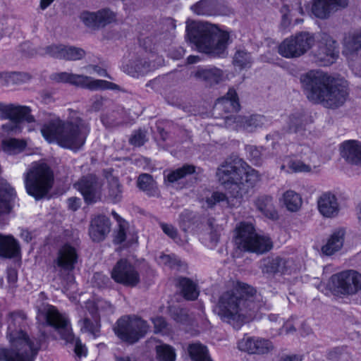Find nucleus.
I'll use <instances>...</instances> for the list:
<instances>
[{"instance_id":"obj_46","label":"nucleus","mask_w":361,"mask_h":361,"mask_svg":"<svg viewBox=\"0 0 361 361\" xmlns=\"http://www.w3.org/2000/svg\"><path fill=\"white\" fill-rule=\"evenodd\" d=\"M156 358L158 361H175V349L164 343L157 345L155 347Z\"/></svg>"},{"instance_id":"obj_21","label":"nucleus","mask_w":361,"mask_h":361,"mask_svg":"<svg viewBox=\"0 0 361 361\" xmlns=\"http://www.w3.org/2000/svg\"><path fill=\"white\" fill-rule=\"evenodd\" d=\"M347 5L346 0H314L312 12L317 18L326 19L338 6L345 7Z\"/></svg>"},{"instance_id":"obj_25","label":"nucleus","mask_w":361,"mask_h":361,"mask_svg":"<svg viewBox=\"0 0 361 361\" xmlns=\"http://www.w3.org/2000/svg\"><path fill=\"white\" fill-rule=\"evenodd\" d=\"M343 55L350 57L361 50V30L350 31L344 35L343 41Z\"/></svg>"},{"instance_id":"obj_12","label":"nucleus","mask_w":361,"mask_h":361,"mask_svg":"<svg viewBox=\"0 0 361 361\" xmlns=\"http://www.w3.org/2000/svg\"><path fill=\"white\" fill-rule=\"evenodd\" d=\"M335 294L353 295L361 290V274L353 269L334 274L330 279Z\"/></svg>"},{"instance_id":"obj_56","label":"nucleus","mask_w":361,"mask_h":361,"mask_svg":"<svg viewBox=\"0 0 361 361\" xmlns=\"http://www.w3.org/2000/svg\"><path fill=\"white\" fill-rule=\"evenodd\" d=\"M154 324V332L157 333H166L169 330L168 324L165 319L162 317H156L152 319Z\"/></svg>"},{"instance_id":"obj_7","label":"nucleus","mask_w":361,"mask_h":361,"mask_svg":"<svg viewBox=\"0 0 361 361\" xmlns=\"http://www.w3.org/2000/svg\"><path fill=\"white\" fill-rule=\"evenodd\" d=\"M27 317L22 311L12 312L8 314L7 338L12 346L11 350L19 354L23 359L32 361L37 353L38 346L30 341L23 331Z\"/></svg>"},{"instance_id":"obj_40","label":"nucleus","mask_w":361,"mask_h":361,"mask_svg":"<svg viewBox=\"0 0 361 361\" xmlns=\"http://www.w3.org/2000/svg\"><path fill=\"white\" fill-rule=\"evenodd\" d=\"M177 282L184 298L188 300H195L197 298L199 291L197 289V285L191 279L178 277Z\"/></svg>"},{"instance_id":"obj_28","label":"nucleus","mask_w":361,"mask_h":361,"mask_svg":"<svg viewBox=\"0 0 361 361\" xmlns=\"http://www.w3.org/2000/svg\"><path fill=\"white\" fill-rule=\"evenodd\" d=\"M319 54L329 57V61L332 63L338 56V43L327 33H322L319 38Z\"/></svg>"},{"instance_id":"obj_19","label":"nucleus","mask_w":361,"mask_h":361,"mask_svg":"<svg viewBox=\"0 0 361 361\" xmlns=\"http://www.w3.org/2000/svg\"><path fill=\"white\" fill-rule=\"evenodd\" d=\"M70 83L90 90H117L118 88L116 84L106 80H96L86 75L73 73L71 76Z\"/></svg>"},{"instance_id":"obj_35","label":"nucleus","mask_w":361,"mask_h":361,"mask_svg":"<svg viewBox=\"0 0 361 361\" xmlns=\"http://www.w3.org/2000/svg\"><path fill=\"white\" fill-rule=\"evenodd\" d=\"M257 209L265 216L271 219H277L278 213L273 204V198L269 195H261L255 201Z\"/></svg>"},{"instance_id":"obj_62","label":"nucleus","mask_w":361,"mask_h":361,"mask_svg":"<svg viewBox=\"0 0 361 361\" xmlns=\"http://www.w3.org/2000/svg\"><path fill=\"white\" fill-rule=\"evenodd\" d=\"M20 250H0V257L1 258H18L20 256Z\"/></svg>"},{"instance_id":"obj_3","label":"nucleus","mask_w":361,"mask_h":361,"mask_svg":"<svg viewBox=\"0 0 361 361\" xmlns=\"http://www.w3.org/2000/svg\"><path fill=\"white\" fill-rule=\"evenodd\" d=\"M90 131L89 123L75 111H71L66 121L51 120L41 128V133L47 142H55L63 148L75 151L85 145Z\"/></svg>"},{"instance_id":"obj_33","label":"nucleus","mask_w":361,"mask_h":361,"mask_svg":"<svg viewBox=\"0 0 361 361\" xmlns=\"http://www.w3.org/2000/svg\"><path fill=\"white\" fill-rule=\"evenodd\" d=\"M195 170L196 167L194 165L186 164L176 169L165 171L164 173V181L169 184L178 183L188 176L195 173Z\"/></svg>"},{"instance_id":"obj_57","label":"nucleus","mask_w":361,"mask_h":361,"mask_svg":"<svg viewBox=\"0 0 361 361\" xmlns=\"http://www.w3.org/2000/svg\"><path fill=\"white\" fill-rule=\"evenodd\" d=\"M302 124V116L301 114L292 115L290 116V132H297Z\"/></svg>"},{"instance_id":"obj_61","label":"nucleus","mask_w":361,"mask_h":361,"mask_svg":"<svg viewBox=\"0 0 361 361\" xmlns=\"http://www.w3.org/2000/svg\"><path fill=\"white\" fill-rule=\"evenodd\" d=\"M71 74L66 72L54 73L51 75V79L59 82L70 83Z\"/></svg>"},{"instance_id":"obj_23","label":"nucleus","mask_w":361,"mask_h":361,"mask_svg":"<svg viewBox=\"0 0 361 361\" xmlns=\"http://www.w3.org/2000/svg\"><path fill=\"white\" fill-rule=\"evenodd\" d=\"M341 155L348 163L361 166V143L354 140L343 142Z\"/></svg>"},{"instance_id":"obj_17","label":"nucleus","mask_w":361,"mask_h":361,"mask_svg":"<svg viewBox=\"0 0 361 361\" xmlns=\"http://www.w3.org/2000/svg\"><path fill=\"white\" fill-rule=\"evenodd\" d=\"M238 348L240 350L249 354H267L274 349L271 341L262 338L247 337L238 341Z\"/></svg>"},{"instance_id":"obj_26","label":"nucleus","mask_w":361,"mask_h":361,"mask_svg":"<svg viewBox=\"0 0 361 361\" xmlns=\"http://www.w3.org/2000/svg\"><path fill=\"white\" fill-rule=\"evenodd\" d=\"M16 199L14 188L8 183H0V214L10 213Z\"/></svg>"},{"instance_id":"obj_24","label":"nucleus","mask_w":361,"mask_h":361,"mask_svg":"<svg viewBox=\"0 0 361 361\" xmlns=\"http://www.w3.org/2000/svg\"><path fill=\"white\" fill-rule=\"evenodd\" d=\"M318 209L325 217L331 218L336 216L339 206L336 196L330 192L322 194L317 201Z\"/></svg>"},{"instance_id":"obj_16","label":"nucleus","mask_w":361,"mask_h":361,"mask_svg":"<svg viewBox=\"0 0 361 361\" xmlns=\"http://www.w3.org/2000/svg\"><path fill=\"white\" fill-rule=\"evenodd\" d=\"M80 19L84 24L91 28L98 29L116 20V15L109 9H102L97 12L85 11Z\"/></svg>"},{"instance_id":"obj_31","label":"nucleus","mask_w":361,"mask_h":361,"mask_svg":"<svg viewBox=\"0 0 361 361\" xmlns=\"http://www.w3.org/2000/svg\"><path fill=\"white\" fill-rule=\"evenodd\" d=\"M77 260L78 255L75 250H59L54 264L62 270L71 271L74 269Z\"/></svg>"},{"instance_id":"obj_5","label":"nucleus","mask_w":361,"mask_h":361,"mask_svg":"<svg viewBox=\"0 0 361 361\" xmlns=\"http://www.w3.org/2000/svg\"><path fill=\"white\" fill-rule=\"evenodd\" d=\"M216 176L225 188L235 190L237 198H243L259 180V173L241 159L222 164L217 169Z\"/></svg>"},{"instance_id":"obj_9","label":"nucleus","mask_w":361,"mask_h":361,"mask_svg":"<svg viewBox=\"0 0 361 361\" xmlns=\"http://www.w3.org/2000/svg\"><path fill=\"white\" fill-rule=\"evenodd\" d=\"M147 321L135 315H126L118 319L114 327L115 334L123 342L132 345L144 337L149 331Z\"/></svg>"},{"instance_id":"obj_37","label":"nucleus","mask_w":361,"mask_h":361,"mask_svg":"<svg viewBox=\"0 0 361 361\" xmlns=\"http://www.w3.org/2000/svg\"><path fill=\"white\" fill-rule=\"evenodd\" d=\"M85 308L90 315H100V313L111 314L114 312L112 305L102 298L94 300H89L85 304Z\"/></svg>"},{"instance_id":"obj_44","label":"nucleus","mask_w":361,"mask_h":361,"mask_svg":"<svg viewBox=\"0 0 361 361\" xmlns=\"http://www.w3.org/2000/svg\"><path fill=\"white\" fill-rule=\"evenodd\" d=\"M27 143L23 140L8 138L2 140L1 147L4 152L14 155L22 152L26 147Z\"/></svg>"},{"instance_id":"obj_38","label":"nucleus","mask_w":361,"mask_h":361,"mask_svg":"<svg viewBox=\"0 0 361 361\" xmlns=\"http://www.w3.org/2000/svg\"><path fill=\"white\" fill-rule=\"evenodd\" d=\"M106 197L113 203H117L121 200L123 197V186L118 178L111 177L108 179Z\"/></svg>"},{"instance_id":"obj_45","label":"nucleus","mask_w":361,"mask_h":361,"mask_svg":"<svg viewBox=\"0 0 361 361\" xmlns=\"http://www.w3.org/2000/svg\"><path fill=\"white\" fill-rule=\"evenodd\" d=\"M286 164L281 166V171L286 173L310 172L311 167L300 160L288 158Z\"/></svg>"},{"instance_id":"obj_64","label":"nucleus","mask_w":361,"mask_h":361,"mask_svg":"<svg viewBox=\"0 0 361 361\" xmlns=\"http://www.w3.org/2000/svg\"><path fill=\"white\" fill-rule=\"evenodd\" d=\"M7 281L8 282L14 286L18 281V271L16 269L8 268L7 269Z\"/></svg>"},{"instance_id":"obj_11","label":"nucleus","mask_w":361,"mask_h":361,"mask_svg":"<svg viewBox=\"0 0 361 361\" xmlns=\"http://www.w3.org/2000/svg\"><path fill=\"white\" fill-rule=\"evenodd\" d=\"M315 43L313 34L300 32L285 39L279 46L278 51L285 58H298L305 54Z\"/></svg>"},{"instance_id":"obj_29","label":"nucleus","mask_w":361,"mask_h":361,"mask_svg":"<svg viewBox=\"0 0 361 361\" xmlns=\"http://www.w3.org/2000/svg\"><path fill=\"white\" fill-rule=\"evenodd\" d=\"M215 106L225 113H237L240 105L235 90L229 89L226 96L217 99Z\"/></svg>"},{"instance_id":"obj_54","label":"nucleus","mask_w":361,"mask_h":361,"mask_svg":"<svg viewBox=\"0 0 361 361\" xmlns=\"http://www.w3.org/2000/svg\"><path fill=\"white\" fill-rule=\"evenodd\" d=\"M19 243L13 235L0 234V248H20Z\"/></svg>"},{"instance_id":"obj_32","label":"nucleus","mask_w":361,"mask_h":361,"mask_svg":"<svg viewBox=\"0 0 361 361\" xmlns=\"http://www.w3.org/2000/svg\"><path fill=\"white\" fill-rule=\"evenodd\" d=\"M229 190L230 197H227L224 192H214L211 197L207 198V202L209 207H212L217 203L222 202L224 205L228 207H235L241 203L243 198H237L235 196V190L232 189Z\"/></svg>"},{"instance_id":"obj_18","label":"nucleus","mask_w":361,"mask_h":361,"mask_svg":"<svg viewBox=\"0 0 361 361\" xmlns=\"http://www.w3.org/2000/svg\"><path fill=\"white\" fill-rule=\"evenodd\" d=\"M30 107L26 106L0 102V119L1 120L32 122L34 118L30 115Z\"/></svg>"},{"instance_id":"obj_20","label":"nucleus","mask_w":361,"mask_h":361,"mask_svg":"<svg viewBox=\"0 0 361 361\" xmlns=\"http://www.w3.org/2000/svg\"><path fill=\"white\" fill-rule=\"evenodd\" d=\"M110 231L111 221L106 216L98 214L91 219L89 235L93 241H102L109 233Z\"/></svg>"},{"instance_id":"obj_1","label":"nucleus","mask_w":361,"mask_h":361,"mask_svg":"<svg viewBox=\"0 0 361 361\" xmlns=\"http://www.w3.org/2000/svg\"><path fill=\"white\" fill-rule=\"evenodd\" d=\"M256 290L250 285L237 282L232 288L223 292L214 307V312L223 322L239 329L256 309Z\"/></svg>"},{"instance_id":"obj_15","label":"nucleus","mask_w":361,"mask_h":361,"mask_svg":"<svg viewBox=\"0 0 361 361\" xmlns=\"http://www.w3.org/2000/svg\"><path fill=\"white\" fill-rule=\"evenodd\" d=\"M112 279L126 286L135 287L140 283V274L135 267L126 259L119 260L111 271Z\"/></svg>"},{"instance_id":"obj_50","label":"nucleus","mask_w":361,"mask_h":361,"mask_svg":"<svg viewBox=\"0 0 361 361\" xmlns=\"http://www.w3.org/2000/svg\"><path fill=\"white\" fill-rule=\"evenodd\" d=\"M30 76L25 73L13 72L8 73L6 76V83L7 85H19L29 81Z\"/></svg>"},{"instance_id":"obj_39","label":"nucleus","mask_w":361,"mask_h":361,"mask_svg":"<svg viewBox=\"0 0 361 361\" xmlns=\"http://www.w3.org/2000/svg\"><path fill=\"white\" fill-rule=\"evenodd\" d=\"M123 68L128 75L138 78L149 71V63L145 59L139 58L131 60Z\"/></svg>"},{"instance_id":"obj_52","label":"nucleus","mask_w":361,"mask_h":361,"mask_svg":"<svg viewBox=\"0 0 361 361\" xmlns=\"http://www.w3.org/2000/svg\"><path fill=\"white\" fill-rule=\"evenodd\" d=\"M27 361L28 359H23L19 354L14 350L9 349H3L0 351V361Z\"/></svg>"},{"instance_id":"obj_51","label":"nucleus","mask_w":361,"mask_h":361,"mask_svg":"<svg viewBox=\"0 0 361 361\" xmlns=\"http://www.w3.org/2000/svg\"><path fill=\"white\" fill-rule=\"evenodd\" d=\"M85 55V51L80 48L75 47H66L64 49V56L62 59L66 60H80L83 58Z\"/></svg>"},{"instance_id":"obj_42","label":"nucleus","mask_w":361,"mask_h":361,"mask_svg":"<svg viewBox=\"0 0 361 361\" xmlns=\"http://www.w3.org/2000/svg\"><path fill=\"white\" fill-rule=\"evenodd\" d=\"M91 317L92 319L87 316L84 317L79 320V324L81 331L89 333L96 337L100 331V315H91Z\"/></svg>"},{"instance_id":"obj_53","label":"nucleus","mask_w":361,"mask_h":361,"mask_svg":"<svg viewBox=\"0 0 361 361\" xmlns=\"http://www.w3.org/2000/svg\"><path fill=\"white\" fill-rule=\"evenodd\" d=\"M147 140L146 132L140 130L134 132L129 139V142L134 147H141L147 142Z\"/></svg>"},{"instance_id":"obj_59","label":"nucleus","mask_w":361,"mask_h":361,"mask_svg":"<svg viewBox=\"0 0 361 361\" xmlns=\"http://www.w3.org/2000/svg\"><path fill=\"white\" fill-rule=\"evenodd\" d=\"M22 121H10V122L3 124L1 126V129L7 133H16L20 131V123Z\"/></svg>"},{"instance_id":"obj_30","label":"nucleus","mask_w":361,"mask_h":361,"mask_svg":"<svg viewBox=\"0 0 361 361\" xmlns=\"http://www.w3.org/2000/svg\"><path fill=\"white\" fill-rule=\"evenodd\" d=\"M128 223L121 224L114 233L113 242L114 245L124 243L126 247H135L137 245L138 237L135 233H127Z\"/></svg>"},{"instance_id":"obj_10","label":"nucleus","mask_w":361,"mask_h":361,"mask_svg":"<svg viewBox=\"0 0 361 361\" xmlns=\"http://www.w3.org/2000/svg\"><path fill=\"white\" fill-rule=\"evenodd\" d=\"M233 240L237 248H271L272 242L268 236L255 233L251 223L240 222L234 230Z\"/></svg>"},{"instance_id":"obj_41","label":"nucleus","mask_w":361,"mask_h":361,"mask_svg":"<svg viewBox=\"0 0 361 361\" xmlns=\"http://www.w3.org/2000/svg\"><path fill=\"white\" fill-rule=\"evenodd\" d=\"M236 128L247 131H252L255 128L262 125L263 116L255 115L248 117L237 116L233 118Z\"/></svg>"},{"instance_id":"obj_58","label":"nucleus","mask_w":361,"mask_h":361,"mask_svg":"<svg viewBox=\"0 0 361 361\" xmlns=\"http://www.w3.org/2000/svg\"><path fill=\"white\" fill-rule=\"evenodd\" d=\"M160 227L161 228L163 232L167 235L169 238L173 239L175 241L178 240V231L177 229L171 224H166V223H160Z\"/></svg>"},{"instance_id":"obj_43","label":"nucleus","mask_w":361,"mask_h":361,"mask_svg":"<svg viewBox=\"0 0 361 361\" xmlns=\"http://www.w3.org/2000/svg\"><path fill=\"white\" fill-rule=\"evenodd\" d=\"M187 350L192 361H213L209 355L207 348L199 342L190 343Z\"/></svg>"},{"instance_id":"obj_34","label":"nucleus","mask_w":361,"mask_h":361,"mask_svg":"<svg viewBox=\"0 0 361 361\" xmlns=\"http://www.w3.org/2000/svg\"><path fill=\"white\" fill-rule=\"evenodd\" d=\"M137 186L140 190L145 192L149 197L159 196L160 192L157 182L150 174H140L137 180Z\"/></svg>"},{"instance_id":"obj_2","label":"nucleus","mask_w":361,"mask_h":361,"mask_svg":"<svg viewBox=\"0 0 361 361\" xmlns=\"http://www.w3.org/2000/svg\"><path fill=\"white\" fill-rule=\"evenodd\" d=\"M300 82L309 101L329 109L342 106L348 92L329 74L321 71H310L300 76Z\"/></svg>"},{"instance_id":"obj_63","label":"nucleus","mask_w":361,"mask_h":361,"mask_svg":"<svg viewBox=\"0 0 361 361\" xmlns=\"http://www.w3.org/2000/svg\"><path fill=\"white\" fill-rule=\"evenodd\" d=\"M68 207L69 209L77 211L81 204V200L79 197H72L68 199Z\"/></svg>"},{"instance_id":"obj_14","label":"nucleus","mask_w":361,"mask_h":361,"mask_svg":"<svg viewBox=\"0 0 361 361\" xmlns=\"http://www.w3.org/2000/svg\"><path fill=\"white\" fill-rule=\"evenodd\" d=\"M74 188L81 193L87 204L102 201V184L95 175L89 174L82 177L74 184Z\"/></svg>"},{"instance_id":"obj_22","label":"nucleus","mask_w":361,"mask_h":361,"mask_svg":"<svg viewBox=\"0 0 361 361\" xmlns=\"http://www.w3.org/2000/svg\"><path fill=\"white\" fill-rule=\"evenodd\" d=\"M190 8L194 13L205 16L221 15L224 11V5L218 0H200Z\"/></svg>"},{"instance_id":"obj_55","label":"nucleus","mask_w":361,"mask_h":361,"mask_svg":"<svg viewBox=\"0 0 361 361\" xmlns=\"http://www.w3.org/2000/svg\"><path fill=\"white\" fill-rule=\"evenodd\" d=\"M159 262L171 268L180 267L183 265V262L180 259L170 255H161L159 257Z\"/></svg>"},{"instance_id":"obj_47","label":"nucleus","mask_w":361,"mask_h":361,"mask_svg":"<svg viewBox=\"0 0 361 361\" xmlns=\"http://www.w3.org/2000/svg\"><path fill=\"white\" fill-rule=\"evenodd\" d=\"M252 63L251 55L249 52L244 49L237 50L233 58V63L234 66L240 68L250 67Z\"/></svg>"},{"instance_id":"obj_27","label":"nucleus","mask_w":361,"mask_h":361,"mask_svg":"<svg viewBox=\"0 0 361 361\" xmlns=\"http://www.w3.org/2000/svg\"><path fill=\"white\" fill-rule=\"evenodd\" d=\"M194 75L197 79L208 86L219 84L224 79L223 71L216 67L199 68Z\"/></svg>"},{"instance_id":"obj_49","label":"nucleus","mask_w":361,"mask_h":361,"mask_svg":"<svg viewBox=\"0 0 361 361\" xmlns=\"http://www.w3.org/2000/svg\"><path fill=\"white\" fill-rule=\"evenodd\" d=\"M65 45L63 44H51L46 47L39 54L41 55H49L51 57L62 59L64 56Z\"/></svg>"},{"instance_id":"obj_13","label":"nucleus","mask_w":361,"mask_h":361,"mask_svg":"<svg viewBox=\"0 0 361 361\" xmlns=\"http://www.w3.org/2000/svg\"><path fill=\"white\" fill-rule=\"evenodd\" d=\"M259 267L262 274L269 276L290 275L299 269L298 264L293 259L279 256L262 259Z\"/></svg>"},{"instance_id":"obj_48","label":"nucleus","mask_w":361,"mask_h":361,"mask_svg":"<svg viewBox=\"0 0 361 361\" xmlns=\"http://www.w3.org/2000/svg\"><path fill=\"white\" fill-rule=\"evenodd\" d=\"M345 231L338 229L329 236L326 244L322 248H341L343 246Z\"/></svg>"},{"instance_id":"obj_36","label":"nucleus","mask_w":361,"mask_h":361,"mask_svg":"<svg viewBox=\"0 0 361 361\" xmlns=\"http://www.w3.org/2000/svg\"><path fill=\"white\" fill-rule=\"evenodd\" d=\"M280 202L290 212L300 210L302 204V200L300 194L294 190H288L283 192Z\"/></svg>"},{"instance_id":"obj_60","label":"nucleus","mask_w":361,"mask_h":361,"mask_svg":"<svg viewBox=\"0 0 361 361\" xmlns=\"http://www.w3.org/2000/svg\"><path fill=\"white\" fill-rule=\"evenodd\" d=\"M172 317L175 321L183 323L188 320V314L183 309L177 308L172 312Z\"/></svg>"},{"instance_id":"obj_6","label":"nucleus","mask_w":361,"mask_h":361,"mask_svg":"<svg viewBox=\"0 0 361 361\" xmlns=\"http://www.w3.org/2000/svg\"><path fill=\"white\" fill-rule=\"evenodd\" d=\"M37 320L42 337H47L43 330L47 326L53 327L61 336V339L67 343H74V352L79 357L87 354L86 347L82 344L79 338H75L68 319L53 305L42 303L37 307Z\"/></svg>"},{"instance_id":"obj_4","label":"nucleus","mask_w":361,"mask_h":361,"mask_svg":"<svg viewBox=\"0 0 361 361\" xmlns=\"http://www.w3.org/2000/svg\"><path fill=\"white\" fill-rule=\"evenodd\" d=\"M187 36L196 49L212 57L227 55L228 32L207 22H192L186 27Z\"/></svg>"},{"instance_id":"obj_8","label":"nucleus","mask_w":361,"mask_h":361,"mask_svg":"<svg viewBox=\"0 0 361 361\" xmlns=\"http://www.w3.org/2000/svg\"><path fill=\"white\" fill-rule=\"evenodd\" d=\"M26 192L36 200L45 197L54 183V173L51 168L44 162H35L24 174Z\"/></svg>"}]
</instances>
